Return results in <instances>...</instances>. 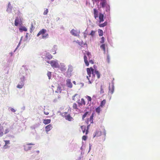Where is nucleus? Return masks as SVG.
<instances>
[{
	"label": "nucleus",
	"instance_id": "nucleus-46",
	"mask_svg": "<svg viewBox=\"0 0 160 160\" xmlns=\"http://www.w3.org/2000/svg\"><path fill=\"white\" fill-rule=\"evenodd\" d=\"M89 62L92 64H93L94 63L93 61L92 60H90Z\"/></svg>",
	"mask_w": 160,
	"mask_h": 160
},
{
	"label": "nucleus",
	"instance_id": "nucleus-52",
	"mask_svg": "<svg viewBox=\"0 0 160 160\" xmlns=\"http://www.w3.org/2000/svg\"><path fill=\"white\" fill-rule=\"evenodd\" d=\"M87 54H88V56H89V55L90 54L89 52H88L87 53Z\"/></svg>",
	"mask_w": 160,
	"mask_h": 160
},
{
	"label": "nucleus",
	"instance_id": "nucleus-16",
	"mask_svg": "<svg viewBox=\"0 0 160 160\" xmlns=\"http://www.w3.org/2000/svg\"><path fill=\"white\" fill-rule=\"evenodd\" d=\"M101 107L100 106H99L98 107H97V108H96L95 111L97 113H98V114H99L100 113V112L102 110L101 109Z\"/></svg>",
	"mask_w": 160,
	"mask_h": 160
},
{
	"label": "nucleus",
	"instance_id": "nucleus-3",
	"mask_svg": "<svg viewBox=\"0 0 160 160\" xmlns=\"http://www.w3.org/2000/svg\"><path fill=\"white\" fill-rule=\"evenodd\" d=\"M22 24L21 17H17L15 19L14 25L16 26H21Z\"/></svg>",
	"mask_w": 160,
	"mask_h": 160
},
{
	"label": "nucleus",
	"instance_id": "nucleus-51",
	"mask_svg": "<svg viewBox=\"0 0 160 160\" xmlns=\"http://www.w3.org/2000/svg\"><path fill=\"white\" fill-rule=\"evenodd\" d=\"M88 133V129L86 130V134H87Z\"/></svg>",
	"mask_w": 160,
	"mask_h": 160
},
{
	"label": "nucleus",
	"instance_id": "nucleus-33",
	"mask_svg": "<svg viewBox=\"0 0 160 160\" xmlns=\"http://www.w3.org/2000/svg\"><path fill=\"white\" fill-rule=\"evenodd\" d=\"M96 32L95 31H92L90 33L89 35L92 36V37L95 34V33Z\"/></svg>",
	"mask_w": 160,
	"mask_h": 160
},
{
	"label": "nucleus",
	"instance_id": "nucleus-56",
	"mask_svg": "<svg viewBox=\"0 0 160 160\" xmlns=\"http://www.w3.org/2000/svg\"><path fill=\"white\" fill-rule=\"evenodd\" d=\"M37 152L38 153H39V151H37Z\"/></svg>",
	"mask_w": 160,
	"mask_h": 160
},
{
	"label": "nucleus",
	"instance_id": "nucleus-23",
	"mask_svg": "<svg viewBox=\"0 0 160 160\" xmlns=\"http://www.w3.org/2000/svg\"><path fill=\"white\" fill-rule=\"evenodd\" d=\"M100 5L103 8L105 7L106 5V2L105 1H103L100 3Z\"/></svg>",
	"mask_w": 160,
	"mask_h": 160
},
{
	"label": "nucleus",
	"instance_id": "nucleus-4",
	"mask_svg": "<svg viewBox=\"0 0 160 160\" xmlns=\"http://www.w3.org/2000/svg\"><path fill=\"white\" fill-rule=\"evenodd\" d=\"M67 113V112H64L62 114V116L63 117H64L66 120L69 121H71L73 120V118L70 114L66 115Z\"/></svg>",
	"mask_w": 160,
	"mask_h": 160
},
{
	"label": "nucleus",
	"instance_id": "nucleus-20",
	"mask_svg": "<svg viewBox=\"0 0 160 160\" xmlns=\"http://www.w3.org/2000/svg\"><path fill=\"white\" fill-rule=\"evenodd\" d=\"M105 44H102L100 46V48L103 50L104 53H105V52H106V49H105Z\"/></svg>",
	"mask_w": 160,
	"mask_h": 160
},
{
	"label": "nucleus",
	"instance_id": "nucleus-29",
	"mask_svg": "<svg viewBox=\"0 0 160 160\" xmlns=\"http://www.w3.org/2000/svg\"><path fill=\"white\" fill-rule=\"evenodd\" d=\"M81 128L82 129V131L83 132V133H84L85 132V130L86 129V127L84 126H82L81 127Z\"/></svg>",
	"mask_w": 160,
	"mask_h": 160
},
{
	"label": "nucleus",
	"instance_id": "nucleus-55",
	"mask_svg": "<svg viewBox=\"0 0 160 160\" xmlns=\"http://www.w3.org/2000/svg\"><path fill=\"white\" fill-rule=\"evenodd\" d=\"M73 83H74V84H75L76 82H75V81H73Z\"/></svg>",
	"mask_w": 160,
	"mask_h": 160
},
{
	"label": "nucleus",
	"instance_id": "nucleus-49",
	"mask_svg": "<svg viewBox=\"0 0 160 160\" xmlns=\"http://www.w3.org/2000/svg\"><path fill=\"white\" fill-rule=\"evenodd\" d=\"M52 52L53 54H55L56 53V51L55 50V51H52Z\"/></svg>",
	"mask_w": 160,
	"mask_h": 160
},
{
	"label": "nucleus",
	"instance_id": "nucleus-36",
	"mask_svg": "<svg viewBox=\"0 0 160 160\" xmlns=\"http://www.w3.org/2000/svg\"><path fill=\"white\" fill-rule=\"evenodd\" d=\"M104 92V90L102 88V85H101L100 87V93H103Z\"/></svg>",
	"mask_w": 160,
	"mask_h": 160
},
{
	"label": "nucleus",
	"instance_id": "nucleus-32",
	"mask_svg": "<svg viewBox=\"0 0 160 160\" xmlns=\"http://www.w3.org/2000/svg\"><path fill=\"white\" fill-rule=\"evenodd\" d=\"M4 141L5 142V145L4 146V147L5 148H6L5 147L6 146V145L8 144H9V140H4Z\"/></svg>",
	"mask_w": 160,
	"mask_h": 160
},
{
	"label": "nucleus",
	"instance_id": "nucleus-22",
	"mask_svg": "<svg viewBox=\"0 0 160 160\" xmlns=\"http://www.w3.org/2000/svg\"><path fill=\"white\" fill-rule=\"evenodd\" d=\"M106 103V100L105 99L103 100L100 103V106L101 107H103L105 105Z\"/></svg>",
	"mask_w": 160,
	"mask_h": 160
},
{
	"label": "nucleus",
	"instance_id": "nucleus-26",
	"mask_svg": "<svg viewBox=\"0 0 160 160\" xmlns=\"http://www.w3.org/2000/svg\"><path fill=\"white\" fill-rule=\"evenodd\" d=\"M98 32L99 34V36H102L103 35V32L102 30H101L100 29H98Z\"/></svg>",
	"mask_w": 160,
	"mask_h": 160
},
{
	"label": "nucleus",
	"instance_id": "nucleus-10",
	"mask_svg": "<svg viewBox=\"0 0 160 160\" xmlns=\"http://www.w3.org/2000/svg\"><path fill=\"white\" fill-rule=\"evenodd\" d=\"M71 32L72 35H73L74 36H79V32H78L76 30L74 29H72V30L71 31Z\"/></svg>",
	"mask_w": 160,
	"mask_h": 160
},
{
	"label": "nucleus",
	"instance_id": "nucleus-53",
	"mask_svg": "<svg viewBox=\"0 0 160 160\" xmlns=\"http://www.w3.org/2000/svg\"><path fill=\"white\" fill-rule=\"evenodd\" d=\"M50 62H49V61H47V62L48 63H50Z\"/></svg>",
	"mask_w": 160,
	"mask_h": 160
},
{
	"label": "nucleus",
	"instance_id": "nucleus-18",
	"mask_svg": "<svg viewBox=\"0 0 160 160\" xmlns=\"http://www.w3.org/2000/svg\"><path fill=\"white\" fill-rule=\"evenodd\" d=\"M27 70V68H26L25 66H23L22 68H21V73H23L24 72H24L25 73L26 71Z\"/></svg>",
	"mask_w": 160,
	"mask_h": 160
},
{
	"label": "nucleus",
	"instance_id": "nucleus-58",
	"mask_svg": "<svg viewBox=\"0 0 160 160\" xmlns=\"http://www.w3.org/2000/svg\"><path fill=\"white\" fill-rule=\"evenodd\" d=\"M52 87H54L53 86H52Z\"/></svg>",
	"mask_w": 160,
	"mask_h": 160
},
{
	"label": "nucleus",
	"instance_id": "nucleus-6",
	"mask_svg": "<svg viewBox=\"0 0 160 160\" xmlns=\"http://www.w3.org/2000/svg\"><path fill=\"white\" fill-rule=\"evenodd\" d=\"M87 74L88 76H87V78L88 79V82L89 84H91L92 82V81L90 80V79L89 78V77H91V70L90 68H87Z\"/></svg>",
	"mask_w": 160,
	"mask_h": 160
},
{
	"label": "nucleus",
	"instance_id": "nucleus-47",
	"mask_svg": "<svg viewBox=\"0 0 160 160\" xmlns=\"http://www.w3.org/2000/svg\"><path fill=\"white\" fill-rule=\"evenodd\" d=\"M11 110L12 111L14 112L16 111V110L13 108H11Z\"/></svg>",
	"mask_w": 160,
	"mask_h": 160
},
{
	"label": "nucleus",
	"instance_id": "nucleus-12",
	"mask_svg": "<svg viewBox=\"0 0 160 160\" xmlns=\"http://www.w3.org/2000/svg\"><path fill=\"white\" fill-rule=\"evenodd\" d=\"M66 85L68 88H72V84L70 79H68L66 80Z\"/></svg>",
	"mask_w": 160,
	"mask_h": 160
},
{
	"label": "nucleus",
	"instance_id": "nucleus-60",
	"mask_svg": "<svg viewBox=\"0 0 160 160\" xmlns=\"http://www.w3.org/2000/svg\"><path fill=\"white\" fill-rule=\"evenodd\" d=\"M1 146V144H0V146Z\"/></svg>",
	"mask_w": 160,
	"mask_h": 160
},
{
	"label": "nucleus",
	"instance_id": "nucleus-43",
	"mask_svg": "<svg viewBox=\"0 0 160 160\" xmlns=\"http://www.w3.org/2000/svg\"><path fill=\"white\" fill-rule=\"evenodd\" d=\"M107 60L108 62L109 63L110 62V58L109 56L108 55L107 57Z\"/></svg>",
	"mask_w": 160,
	"mask_h": 160
},
{
	"label": "nucleus",
	"instance_id": "nucleus-9",
	"mask_svg": "<svg viewBox=\"0 0 160 160\" xmlns=\"http://www.w3.org/2000/svg\"><path fill=\"white\" fill-rule=\"evenodd\" d=\"M34 144L32 143H29L26 144L24 146V150L26 151H28L29 150H30L31 148V147L29 146V145H34Z\"/></svg>",
	"mask_w": 160,
	"mask_h": 160
},
{
	"label": "nucleus",
	"instance_id": "nucleus-8",
	"mask_svg": "<svg viewBox=\"0 0 160 160\" xmlns=\"http://www.w3.org/2000/svg\"><path fill=\"white\" fill-rule=\"evenodd\" d=\"M80 96L78 94H76L72 97V99L78 103L80 101Z\"/></svg>",
	"mask_w": 160,
	"mask_h": 160
},
{
	"label": "nucleus",
	"instance_id": "nucleus-25",
	"mask_svg": "<svg viewBox=\"0 0 160 160\" xmlns=\"http://www.w3.org/2000/svg\"><path fill=\"white\" fill-rule=\"evenodd\" d=\"M24 85L23 82L22 81V82L21 84H18L17 87L18 88H22Z\"/></svg>",
	"mask_w": 160,
	"mask_h": 160
},
{
	"label": "nucleus",
	"instance_id": "nucleus-24",
	"mask_svg": "<svg viewBox=\"0 0 160 160\" xmlns=\"http://www.w3.org/2000/svg\"><path fill=\"white\" fill-rule=\"evenodd\" d=\"M78 104L79 106L82 105V104H83L84 105H85V102L84 99L83 98H82L81 102L80 103L79 102H78Z\"/></svg>",
	"mask_w": 160,
	"mask_h": 160
},
{
	"label": "nucleus",
	"instance_id": "nucleus-42",
	"mask_svg": "<svg viewBox=\"0 0 160 160\" xmlns=\"http://www.w3.org/2000/svg\"><path fill=\"white\" fill-rule=\"evenodd\" d=\"M87 138V137L86 136H83L82 137V139L84 141H85Z\"/></svg>",
	"mask_w": 160,
	"mask_h": 160
},
{
	"label": "nucleus",
	"instance_id": "nucleus-35",
	"mask_svg": "<svg viewBox=\"0 0 160 160\" xmlns=\"http://www.w3.org/2000/svg\"><path fill=\"white\" fill-rule=\"evenodd\" d=\"M101 41H100V42L101 43H103L104 42V40H105V38L103 37H102L101 38Z\"/></svg>",
	"mask_w": 160,
	"mask_h": 160
},
{
	"label": "nucleus",
	"instance_id": "nucleus-17",
	"mask_svg": "<svg viewBox=\"0 0 160 160\" xmlns=\"http://www.w3.org/2000/svg\"><path fill=\"white\" fill-rule=\"evenodd\" d=\"M51 121V119H44L43 120V123L45 124H47L50 123Z\"/></svg>",
	"mask_w": 160,
	"mask_h": 160
},
{
	"label": "nucleus",
	"instance_id": "nucleus-11",
	"mask_svg": "<svg viewBox=\"0 0 160 160\" xmlns=\"http://www.w3.org/2000/svg\"><path fill=\"white\" fill-rule=\"evenodd\" d=\"M52 128V125L51 124L47 125L45 128L46 132L48 133V132L51 130Z\"/></svg>",
	"mask_w": 160,
	"mask_h": 160
},
{
	"label": "nucleus",
	"instance_id": "nucleus-31",
	"mask_svg": "<svg viewBox=\"0 0 160 160\" xmlns=\"http://www.w3.org/2000/svg\"><path fill=\"white\" fill-rule=\"evenodd\" d=\"M47 76L48 77L49 79H50L51 78L52 74L51 72H48L47 74Z\"/></svg>",
	"mask_w": 160,
	"mask_h": 160
},
{
	"label": "nucleus",
	"instance_id": "nucleus-2",
	"mask_svg": "<svg viewBox=\"0 0 160 160\" xmlns=\"http://www.w3.org/2000/svg\"><path fill=\"white\" fill-rule=\"evenodd\" d=\"M47 30L44 29H42L37 34V36H39V35H42V38H47L48 36V34L46 33Z\"/></svg>",
	"mask_w": 160,
	"mask_h": 160
},
{
	"label": "nucleus",
	"instance_id": "nucleus-45",
	"mask_svg": "<svg viewBox=\"0 0 160 160\" xmlns=\"http://www.w3.org/2000/svg\"><path fill=\"white\" fill-rule=\"evenodd\" d=\"M107 9L106 10V11L107 12L108 11H110V6H107Z\"/></svg>",
	"mask_w": 160,
	"mask_h": 160
},
{
	"label": "nucleus",
	"instance_id": "nucleus-37",
	"mask_svg": "<svg viewBox=\"0 0 160 160\" xmlns=\"http://www.w3.org/2000/svg\"><path fill=\"white\" fill-rule=\"evenodd\" d=\"M88 113V112H86L82 116V118L83 119H84L87 116V115Z\"/></svg>",
	"mask_w": 160,
	"mask_h": 160
},
{
	"label": "nucleus",
	"instance_id": "nucleus-44",
	"mask_svg": "<svg viewBox=\"0 0 160 160\" xmlns=\"http://www.w3.org/2000/svg\"><path fill=\"white\" fill-rule=\"evenodd\" d=\"M9 130L8 129H6L4 132V133L6 134L9 132Z\"/></svg>",
	"mask_w": 160,
	"mask_h": 160
},
{
	"label": "nucleus",
	"instance_id": "nucleus-39",
	"mask_svg": "<svg viewBox=\"0 0 160 160\" xmlns=\"http://www.w3.org/2000/svg\"><path fill=\"white\" fill-rule=\"evenodd\" d=\"M48 12V9H46L44 12L43 14L44 15H47Z\"/></svg>",
	"mask_w": 160,
	"mask_h": 160
},
{
	"label": "nucleus",
	"instance_id": "nucleus-5",
	"mask_svg": "<svg viewBox=\"0 0 160 160\" xmlns=\"http://www.w3.org/2000/svg\"><path fill=\"white\" fill-rule=\"evenodd\" d=\"M91 70L92 71V73L94 76H95V75H96L98 78H99L100 77V75L99 72L96 70L94 69L92 67L90 68Z\"/></svg>",
	"mask_w": 160,
	"mask_h": 160
},
{
	"label": "nucleus",
	"instance_id": "nucleus-14",
	"mask_svg": "<svg viewBox=\"0 0 160 160\" xmlns=\"http://www.w3.org/2000/svg\"><path fill=\"white\" fill-rule=\"evenodd\" d=\"M62 91V89H61V87L60 85H58L57 88V89L55 91V92L58 93H60Z\"/></svg>",
	"mask_w": 160,
	"mask_h": 160
},
{
	"label": "nucleus",
	"instance_id": "nucleus-7",
	"mask_svg": "<svg viewBox=\"0 0 160 160\" xmlns=\"http://www.w3.org/2000/svg\"><path fill=\"white\" fill-rule=\"evenodd\" d=\"M50 64L53 68H57L59 67L57 61L52 60L50 62Z\"/></svg>",
	"mask_w": 160,
	"mask_h": 160
},
{
	"label": "nucleus",
	"instance_id": "nucleus-57",
	"mask_svg": "<svg viewBox=\"0 0 160 160\" xmlns=\"http://www.w3.org/2000/svg\"><path fill=\"white\" fill-rule=\"evenodd\" d=\"M89 127V125H88V126H87V128L88 129V128Z\"/></svg>",
	"mask_w": 160,
	"mask_h": 160
},
{
	"label": "nucleus",
	"instance_id": "nucleus-41",
	"mask_svg": "<svg viewBox=\"0 0 160 160\" xmlns=\"http://www.w3.org/2000/svg\"><path fill=\"white\" fill-rule=\"evenodd\" d=\"M44 113L46 115H48L49 114V112L48 111H45V110H44Z\"/></svg>",
	"mask_w": 160,
	"mask_h": 160
},
{
	"label": "nucleus",
	"instance_id": "nucleus-40",
	"mask_svg": "<svg viewBox=\"0 0 160 160\" xmlns=\"http://www.w3.org/2000/svg\"><path fill=\"white\" fill-rule=\"evenodd\" d=\"M34 28V27L33 25V24L32 23H31V28H30L31 30L32 31V30H33Z\"/></svg>",
	"mask_w": 160,
	"mask_h": 160
},
{
	"label": "nucleus",
	"instance_id": "nucleus-15",
	"mask_svg": "<svg viewBox=\"0 0 160 160\" xmlns=\"http://www.w3.org/2000/svg\"><path fill=\"white\" fill-rule=\"evenodd\" d=\"M84 61L85 63V64L86 66H88L89 65V63L88 62V60L87 59V58L86 56V55H85L84 57Z\"/></svg>",
	"mask_w": 160,
	"mask_h": 160
},
{
	"label": "nucleus",
	"instance_id": "nucleus-50",
	"mask_svg": "<svg viewBox=\"0 0 160 160\" xmlns=\"http://www.w3.org/2000/svg\"><path fill=\"white\" fill-rule=\"evenodd\" d=\"M92 1L94 2H96L97 1H98V0H92Z\"/></svg>",
	"mask_w": 160,
	"mask_h": 160
},
{
	"label": "nucleus",
	"instance_id": "nucleus-13",
	"mask_svg": "<svg viewBox=\"0 0 160 160\" xmlns=\"http://www.w3.org/2000/svg\"><path fill=\"white\" fill-rule=\"evenodd\" d=\"M72 108L73 110H74L77 111H80V109H78V106L77 104L75 103H73L72 105Z\"/></svg>",
	"mask_w": 160,
	"mask_h": 160
},
{
	"label": "nucleus",
	"instance_id": "nucleus-1",
	"mask_svg": "<svg viewBox=\"0 0 160 160\" xmlns=\"http://www.w3.org/2000/svg\"><path fill=\"white\" fill-rule=\"evenodd\" d=\"M93 14L94 17L96 19L99 17V22L100 23L104 21V15L101 13H100L98 16V12L96 9L94 8L93 9Z\"/></svg>",
	"mask_w": 160,
	"mask_h": 160
},
{
	"label": "nucleus",
	"instance_id": "nucleus-34",
	"mask_svg": "<svg viewBox=\"0 0 160 160\" xmlns=\"http://www.w3.org/2000/svg\"><path fill=\"white\" fill-rule=\"evenodd\" d=\"M114 92V88L112 87V88L110 89L109 88V92H110L111 94H112Z\"/></svg>",
	"mask_w": 160,
	"mask_h": 160
},
{
	"label": "nucleus",
	"instance_id": "nucleus-54",
	"mask_svg": "<svg viewBox=\"0 0 160 160\" xmlns=\"http://www.w3.org/2000/svg\"><path fill=\"white\" fill-rule=\"evenodd\" d=\"M24 77H23L22 78L23 80L24 81Z\"/></svg>",
	"mask_w": 160,
	"mask_h": 160
},
{
	"label": "nucleus",
	"instance_id": "nucleus-21",
	"mask_svg": "<svg viewBox=\"0 0 160 160\" xmlns=\"http://www.w3.org/2000/svg\"><path fill=\"white\" fill-rule=\"evenodd\" d=\"M19 29L20 31L21 32H22V31L26 32L27 31V29L24 26L22 27L21 28H19Z\"/></svg>",
	"mask_w": 160,
	"mask_h": 160
},
{
	"label": "nucleus",
	"instance_id": "nucleus-28",
	"mask_svg": "<svg viewBox=\"0 0 160 160\" xmlns=\"http://www.w3.org/2000/svg\"><path fill=\"white\" fill-rule=\"evenodd\" d=\"M3 129L2 128H0V137L2 136L3 135Z\"/></svg>",
	"mask_w": 160,
	"mask_h": 160
},
{
	"label": "nucleus",
	"instance_id": "nucleus-59",
	"mask_svg": "<svg viewBox=\"0 0 160 160\" xmlns=\"http://www.w3.org/2000/svg\"><path fill=\"white\" fill-rule=\"evenodd\" d=\"M78 44H80V42H79V43H78Z\"/></svg>",
	"mask_w": 160,
	"mask_h": 160
},
{
	"label": "nucleus",
	"instance_id": "nucleus-30",
	"mask_svg": "<svg viewBox=\"0 0 160 160\" xmlns=\"http://www.w3.org/2000/svg\"><path fill=\"white\" fill-rule=\"evenodd\" d=\"M93 114H92V115L91 116L89 119V121L91 123H93Z\"/></svg>",
	"mask_w": 160,
	"mask_h": 160
},
{
	"label": "nucleus",
	"instance_id": "nucleus-48",
	"mask_svg": "<svg viewBox=\"0 0 160 160\" xmlns=\"http://www.w3.org/2000/svg\"><path fill=\"white\" fill-rule=\"evenodd\" d=\"M21 41H22V39H20V41L19 42V43H18V45L17 46V47L16 48H18L19 46V45H20V43H21Z\"/></svg>",
	"mask_w": 160,
	"mask_h": 160
},
{
	"label": "nucleus",
	"instance_id": "nucleus-38",
	"mask_svg": "<svg viewBox=\"0 0 160 160\" xmlns=\"http://www.w3.org/2000/svg\"><path fill=\"white\" fill-rule=\"evenodd\" d=\"M87 99L88 101V102H91L92 100L91 98L89 96H87Z\"/></svg>",
	"mask_w": 160,
	"mask_h": 160
},
{
	"label": "nucleus",
	"instance_id": "nucleus-27",
	"mask_svg": "<svg viewBox=\"0 0 160 160\" xmlns=\"http://www.w3.org/2000/svg\"><path fill=\"white\" fill-rule=\"evenodd\" d=\"M46 57L48 59H51L52 58V56L50 54L48 53L46 54Z\"/></svg>",
	"mask_w": 160,
	"mask_h": 160
},
{
	"label": "nucleus",
	"instance_id": "nucleus-19",
	"mask_svg": "<svg viewBox=\"0 0 160 160\" xmlns=\"http://www.w3.org/2000/svg\"><path fill=\"white\" fill-rule=\"evenodd\" d=\"M107 22L106 21L104 22L102 24H100L99 25V26L100 27H104L106 26H107Z\"/></svg>",
	"mask_w": 160,
	"mask_h": 160
}]
</instances>
